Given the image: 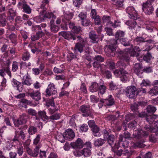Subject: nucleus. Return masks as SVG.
I'll list each match as a JSON object with an SVG mask.
<instances>
[{
    "label": "nucleus",
    "instance_id": "nucleus-1",
    "mask_svg": "<svg viewBox=\"0 0 158 158\" xmlns=\"http://www.w3.org/2000/svg\"><path fill=\"white\" fill-rule=\"evenodd\" d=\"M77 43L75 44L74 48L75 51H78L81 53L84 51L85 47V40L80 36H77Z\"/></svg>",
    "mask_w": 158,
    "mask_h": 158
},
{
    "label": "nucleus",
    "instance_id": "nucleus-2",
    "mask_svg": "<svg viewBox=\"0 0 158 158\" xmlns=\"http://www.w3.org/2000/svg\"><path fill=\"white\" fill-rule=\"evenodd\" d=\"M80 110L83 113V116L93 118V114L89 106L85 105L81 106L80 107Z\"/></svg>",
    "mask_w": 158,
    "mask_h": 158
},
{
    "label": "nucleus",
    "instance_id": "nucleus-3",
    "mask_svg": "<svg viewBox=\"0 0 158 158\" xmlns=\"http://www.w3.org/2000/svg\"><path fill=\"white\" fill-rule=\"evenodd\" d=\"M74 155L77 156H80L81 155H84L85 157H88L91 154V149L87 148H84L81 152L75 151L73 152Z\"/></svg>",
    "mask_w": 158,
    "mask_h": 158
},
{
    "label": "nucleus",
    "instance_id": "nucleus-4",
    "mask_svg": "<svg viewBox=\"0 0 158 158\" xmlns=\"http://www.w3.org/2000/svg\"><path fill=\"white\" fill-rule=\"evenodd\" d=\"M136 88L133 85L127 86L126 90V95L129 98H133L136 96Z\"/></svg>",
    "mask_w": 158,
    "mask_h": 158
},
{
    "label": "nucleus",
    "instance_id": "nucleus-5",
    "mask_svg": "<svg viewBox=\"0 0 158 158\" xmlns=\"http://www.w3.org/2000/svg\"><path fill=\"white\" fill-rule=\"evenodd\" d=\"M142 10L146 14H152L154 10V8L152 4L144 2L142 4Z\"/></svg>",
    "mask_w": 158,
    "mask_h": 158
},
{
    "label": "nucleus",
    "instance_id": "nucleus-6",
    "mask_svg": "<svg viewBox=\"0 0 158 158\" xmlns=\"http://www.w3.org/2000/svg\"><path fill=\"white\" fill-rule=\"evenodd\" d=\"M27 94L35 101H39L41 99V93L39 91L32 90L29 91Z\"/></svg>",
    "mask_w": 158,
    "mask_h": 158
},
{
    "label": "nucleus",
    "instance_id": "nucleus-7",
    "mask_svg": "<svg viewBox=\"0 0 158 158\" xmlns=\"http://www.w3.org/2000/svg\"><path fill=\"white\" fill-rule=\"evenodd\" d=\"M45 92L46 96L49 97L53 94H56L57 92V89L54 84L50 83L46 89Z\"/></svg>",
    "mask_w": 158,
    "mask_h": 158
},
{
    "label": "nucleus",
    "instance_id": "nucleus-8",
    "mask_svg": "<svg viewBox=\"0 0 158 158\" xmlns=\"http://www.w3.org/2000/svg\"><path fill=\"white\" fill-rule=\"evenodd\" d=\"M21 6H22L23 12L27 14H30L31 13V9L26 2L23 1L22 2H19L17 4L18 7L19 8Z\"/></svg>",
    "mask_w": 158,
    "mask_h": 158
},
{
    "label": "nucleus",
    "instance_id": "nucleus-9",
    "mask_svg": "<svg viewBox=\"0 0 158 158\" xmlns=\"http://www.w3.org/2000/svg\"><path fill=\"white\" fill-rule=\"evenodd\" d=\"M113 44H111L108 45H106L104 48V51L105 52L108 54L113 56L111 54V53L114 52L115 50V47L114 46L117 44V41L116 40H113Z\"/></svg>",
    "mask_w": 158,
    "mask_h": 158
},
{
    "label": "nucleus",
    "instance_id": "nucleus-10",
    "mask_svg": "<svg viewBox=\"0 0 158 158\" xmlns=\"http://www.w3.org/2000/svg\"><path fill=\"white\" fill-rule=\"evenodd\" d=\"M84 143L82 140L80 138H78L75 142H72L71 143V147L75 149H80L84 146Z\"/></svg>",
    "mask_w": 158,
    "mask_h": 158
},
{
    "label": "nucleus",
    "instance_id": "nucleus-11",
    "mask_svg": "<svg viewBox=\"0 0 158 158\" xmlns=\"http://www.w3.org/2000/svg\"><path fill=\"white\" fill-rule=\"evenodd\" d=\"M125 24L129 26L128 28L131 30H137L140 28V27L137 25L136 21L134 20H130L125 22Z\"/></svg>",
    "mask_w": 158,
    "mask_h": 158
},
{
    "label": "nucleus",
    "instance_id": "nucleus-12",
    "mask_svg": "<svg viewBox=\"0 0 158 158\" xmlns=\"http://www.w3.org/2000/svg\"><path fill=\"white\" fill-rule=\"evenodd\" d=\"M103 23H106V25L112 26L114 28L118 27L119 25L116 24V21H115L114 23H113L111 21L110 18L109 16H104L102 18Z\"/></svg>",
    "mask_w": 158,
    "mask_h": 158
},
{
    "label": "nucleus",
    "instance_id": "nucleus-13",
    "mask_svg": "<svg viewBox=\"0 0 158 158\" xmlns=\"http://www.w3.org/2000/svg\"><path fill=\"white\" fill-rule=\"evenodd\" d=\"M126 12L129 15L130 18L134 20L137 19L138 17L136 15H134L133 14L135 13V11L133 6H128L126 9Z\"/></svg>",
    "mask_w": 158,
    "mask_h": 158
},
{
    "label": "nucleus",
    "instance_id": "nucleus-14",
    "mask_svg": "<svg viewBox=\"0 0 158 158\" xmlns=\"http://www.w3.org/2000/svg\"><path fill=\"white\" fill-rule=\"evenodd\" d=\"M148 134V132L144 131L142 130H135L133 133L134 137L138 139L143 136H147Z\"/></svg>",
    "mask_w": 158,
    "mask_h": 158
},
{
    "label": "nucleus",
    "instance_id": "nucleus-15",
    "mask_svg": "<svg viewBox=\"0 0 158 158\" xmlns=\"http://www.w3.org/2000/svg\"><path fill=\"white\" fill-rule=\"evenodd\" d=\"M23 84L29 86L32 84V80L30 76L27 73L24 76L22 79Z\"/></svg>",
    "mask_w": 158,
    "mask_h": 158
},
{
    "label": "nucleus",
    "instance_id": "nucleus-16",
    "mask_svg": "<svg viewBox=\"0 0 158 158\" xmlns=\"http://www.w3.org/2000/svg\"><path fill=\"white\" fill-rule=\"evenodd\" d=\"M143 67L142 65L139 63H136L134 67V72L138 76L143 73Z\"/></svg>",
    "mask_w": 158,
    "mask_h": 158
},
{
    "label": "nucleus",
    "instance_id": "nucleus-17",
    "mask_svg": "<svg viewBox=\"0 0 158 158\" xmlns=\"http://www.w3.org/2000/svg\"><path fill=\"white\" fill-rule=\"evenodd\" d=\"M65 135L66 139L69 140H72L75 136L74 133L71 129H68L66 131Z\"/></svg>",
    "mask_w": 158,
    "mask_h": 158
},
{
    "label": "nucleus",
    "instance_id": "nucleus-18",
    "mask_svg": "<svg viewBox=\"0 0 158 158\" xmlns=\"http://www.w3.org/2000/svg\"><path fill=\"white\" fill-rule=\"evenodd\" d=\"M105 102V105L107 106H111L114 103V100L112 95H109L108 98L106 99H104Z\"/></svg>",
    "mask_w": 158,
    "mask_h": 158
},
{
    "label": "nucleus",
    "instance_id": "nucleus-19",
    "mask_svg": "<svg viewBox=\"0 0 158 158\" xmlns=\"http://www.w3.org/2000/svg\"><path fill=\"white\" fill-rule=\"evenodd\" d=\"M145 146V145L143 143V142L141 141L131 143V147L133 149H136L137 148H143Z\"/></svg>",
    "mask_w": 158,
    "mask_h": 158
},
{
    "label": "nucleus",
    "instance_id": "nucleus-20",
    "mask_svg": "<svg viewBox=\"0 0 158 158\" xmlns=\"http://www.w3.org/2000/svg\"><path fill=\"white\" fill-rule=\"evenodd\" d=\"M154 127H145L146 129L148 131H149L151 132H156L158 131V120L156 121L154 124Z\"/></svg>",
    "mask_w": 158,
    "mask_h": 158
},
{
    "label": "nucleus",
    "instance_id": "nucleus-21",
    "mask_svg": "<svg viewBox=\"0 0 158 158\" xmlns=\"http://www.w3.org/2000/svg\"><path fill=\"white\" fill-rule=\"evenodd\" d=\"M60 117V114L56 113L55 114H52L48 117V121H51L53 122L54 120H56L59 119Z\"/></svg>",
    "mask_w": 158,
    "mask_h": 158
},
{
    "label": "nucleus",
    "instance_id": "nucleus-22",
    "mask_svg": "<svg viewBox=\"0 0 158 158\" xmlns=\"http://www.w3.org/2000/svg\"><path fill=\"white\" fill-rule=\"evenodd\" d=\"M62 34L63 36L65 39L68 40L73 39V40H75L76 39V37L69 32H63Z\"/></svg>",
    "mask_w": 158,
    "mask_h": 158
},
{
    "label": "nucleus",
    "instance_id": "nucleus-23",
    "mask_svg": "<svg viewBox=\"0 0 158 158\" xmlns=\"http://www.w3.org/2000/svg\"><path fill=\"white\" fill-rule=\"evenodd\" d=\"M54 20L51 19L50 21V29L51 31L53 32H56L58 31L59 30V27L55 25L54 23Z\"/></svg>",
    "mask_w": 158,
    "mask_h": 158
},
{
    "label": "nucleus",
    "instance_id": "nucleus-24",
    "mask_svg": "<svg viewBox=\"0 0 158 158\" xmlns=\"http://www.w3.org/2000/svg\"><path fill=\"white\" fill-rule=\"evenodd\" d=\"M38 114L39 116L43 120H48L49 117L46 115V113L44 110L39 111L38 112Z\"/></svg>",
    "mask_w": 158,
    "mask_h": 158
},
{
    "label": "nucleus",
    "instance_id": "nucleus-25",
    "mask_svg": "<svg viewBox=\"0 0 158 158\" xmlns=\"http://www.w3.org/2000/svg\"><path fill=\"white\" fill-rule=\"evenodd\" d=\"M44 35L43 32L37 31L36 34L32 35L31 39L32 41H35L38 40L39 38L41 37Z\"/></svg>",
    "mask_w": 158,
    "mask_h": 158
},
{
    "label": "nucleus",
    "instance_id": "nucleus-26",
    "mask_svg": "<svg viewBox=\"0 0 158 158\" xmlns=\"http://www.w3.org/2000/svg\"><path fill=\"white\" fill-rule=\"evenodd\" d=\"M93 135L95 136L99 137L101 135L99 132V128L97 126H95L92 128Z\"/></svg>",
    "mask_w": 158,
    "mask_h": 158
},
{
    "label": "nucleus",
    "instance_id": "nucleus-27",
    "mask_svg": "<svg viewBox=\"0 0 158 158\" xmlns=\"http://www.w3.org/2000/svg\"><path fill=\"white\" fill-rule=\"evenodd\" d=\"M99 86L96 82H93L89 87V90L92 92H96L98 90Z\"/></svg>",
    "mask_w": 158,
    "mask_h": 158
},
{
    "label": "nucleus",
    "instance_id": "nucleus-28",
    "mask_svg": "<svg viewBox=\"0 0 158 158\" xmlns=\"http://www.w3.org/2000/svg\"><path fill=\"white\" fill-rule=\"evenodd\" d=\"M30 103V101L25 99H22L19 103V106L21 107L26 108L27 105Z\"/></svg>",
    "mask_w": 158,
    "mask_h": 158
},
{
    "label": "nucleus",
    "instance_id": "nucleus-29",
    "mask_svg": "<svg viewBox=\"0 0 158 158\" xmlns=\"http://www.w3.org/2000/svg\"><path fill=\"white\" fill-rule=\"evenodd\" d=\"M69 26L72 29V31L75 33L77 34L81 30V29L80 27L74 26L73 23H70Z\"/></svg>",
    "mask_w": 158,
    "mask_h": 158
},
{
    "label": "nucleus",
    "instance_id": "nucleus-30",
    "mask_svg": "<svg viewBox=\"0 0 158 158\" xmlns=\"http://www.w3.org/2000/svg\"><path fill=\"white\" fill-rule=\"evenodd\" d=\"M148 93L152 96L156 95L158 94V87L154 86L152 88Z\"/></svg>",
    "mask_w": 158,
    "mask_h": 158
},
{
    "label": "nucleus",
    "instance_id": "nucleus-31",
    "mask_svg": "<svg viewBox=\"0 0 158 158\" xmlns=\"http://www.w3.org/2000/svg\"><path fill=\"white\" fill-rule=\"evenodd\" d=\"M56 138L59 141L62 143L65 142V140L66 139L65 136H64V134L61 133L57 134L56 136Z\"/></svg>",
    "mask_w": 158,
    "mask_h": 158
},
{
    "label": "nucleus",
    "instance_id": "nucleus-32",
    "mask_svg": "<svg viewBox=\"0 0 158 158\" xmlns=\"http://www.w3.org/2000/svg\"><path fill=\"white\" fill-rule=\"evenodd\" d=\"M105 140L101 138L98 139L96 140L94 143L95 146L99 147L102 146L104 143H105Z\"/></svg>",
    "mask_w": 158,
    "mask_h": 158
},
{
    "label": "nucleus",
    "instance_id": "nucleus-33",
    "mask_svg": "<svg viewBox=\"0 0 158 158\" xmlns=\"http://www.w3.org/2000/svg\"><path fill=\"white\" fill-rule=\"evenodd\" d=\"M20 119L22 122L23 124H25L27 122V119L28 118V116L25 113L23 114L19 115V117Z\"/></svg>",
    "mask_w": 158,
    "mask_h": 158
},
{
    "label": "nucleus",
    "instance_id": "nucleus-34",
    "mask_svg": "<svg viewBox=\"0 0 158 158\" xmlns=\"http://www.w3.org/2000/svg\"><path fill=\"white\" fill-rule=\"evenodd\" d=\"M44 17V18L49 19L52 18V19L54 20L56 18V16L52 13L49 12L46 13Z\"/></svg>",
    "mask_w": 158,
    "mask_h": 158
},
{
    "label": "nucleus",
    "instance_id": "nucleus-35",
    "mask_svg": "<svg viewBox=\"0 0 158 158\" xmlns=\"http://www.w3.org/2000/svg\"><path fill=\"white\" fill-rule=\"evenodd\" d=\"M89 36L90 39L92 40L93 42L96 43L98 42V37L95 34L90 32Z\"/></svg>",
    "mask_w": 158,
    "mask_h": 158
},
{
    "label": "nucleus",
    "instance_id": "nucleus-36",
    "mask_svg": "<svg viewBox=\"0 0 158 158\" xmlns=\"http://www.w3.org/2000/svg\"><path fill=\"white\" fill-rule=\"evenodd\" d=\"M157 117H158V115L153 114L148 116L146 118V120L148 122H149L150 124H151L152 123L154 119Z\"/></svg>",
    "mask_w": 158,
    "mask_h": 158
},
{
    "label": "nucleus",
    "instance_id": "nucleus-37",
    "mask_svg": "<svg viewBox=\"0 0 158 158\" xmlns=\"http://www.w3.org/2000/svg\"><path fill=\"white\" fill-rule=\"evenodd\" d=\"M5 16L4 14L0 15V26H5L6 24V20Z\"/></svg>",
    "mask_w": 158,
    "mask_h": 158
},
{
    "label": "nucleus",
    "instance_id": "nucleus-38",
    "mask_svg": "<svg viewBox=\"0 0 158 158\" xmlns=\"http://www.w3.org/2000/svg\"><path fill=\"white\" fill-rule=\"evenodd\" d=\"M125 35V32L121 30L118 31L116 33L115 36L116 38H117L116 40L117 41V40H119L118 38L122 37L124 36Z\"/></svg>",
    "mask_w": 158,
    "mask_h": 158
},
{
    "label": "nucleus",
    "instance_id": "nucleus-39",
    "mask_svg": "<svg viewBox=\"0 0 158 158\" xmlns=\"http://www.w3.org/2000/svg\"><path fill=\"white\" fill-rule=\"evenodd\" d=\"M7 37L9 38L13 43H15L16 41L17 36L15 34L11 33Z\"/></svg>",
    "mask_w": 158,
    "mask_h": 158
},
{
    "label": "nucleus",
    "instance_id": "nucleus-40",
    "mask_svg": "<svg viewBox=\"0 0 158 158\" xmlns=\"http://www.w3.org/2000/svg\"><path fill=\"white\" fill-rule=\"evenodd\" d=\"M134 41L137 44H139L141 43L146 42V38L142 37L137 36L134 39Z\"/></svg>",
    "mask_w": 158,
    "mask_h": 158
},
{
    "label": "nucleus",
    "instance_id": "nucleus-41",
    "mask_svg": "<svg viewBox=\"0 0 158 158\" xmlns=\"http://www.w3.org/2000/svg\"><path fill=\"white\" fill-rule=\"evenodd\" d=\"M40 148V147L39 146H36L34 149V152H32L31 156L34 157H36L39 154V150Z\"/></svg>",
    "mask_w": 158,
    "mask_h": 158
},
{
    "label": "nucleus",
    "instance_id": "nucleus-42",
    "mask_svg": "<svg viewBox=\"0 0 158 158\" xmlns=\"http://www.w3.org/2000/svg\"><path fill=\"white\" fill-rule=\"evenodd\" d=\"M120 41L122 44L125 46H128L130 45L129 41L126 38H123L120 39Z\"/></svg>",
    "mask_w": 158,
    "mask_h": 158
},
{
    "label": "nucleus",
    "instance_id": "nucleus-43",
    "mask_svg": "<svg viewBox=\"0 0 158 158\" xmlns=\"http://www.w3.org/2000/svg\"><path fill=\"white\" fill-rule=\"evenodd\" d=\"M147 112L149 113H154L156 110V108L151 105L148 106L147 108Z\"/></svg>",
    "mask_w": 158,
    "mask_h": 158
},
{
    "label": "nucleus",
    "instance_id": "nucleus-44",
    "mask_svg": "<svg viewBox=\"0 0 158 158\" xmlns=\"http://www.w3.org/2000/svg\"><path fill=\"white\" fill-rule=\"evenodd\" d=\"M98 90H99V93L101 94H103L106 92V87L105 85H100L98 87Z\"/></svg>",
    "mask_w": 158,
    "mask_h": 158
},
{
    "label": "nucleus",
    "instance_id": "nucleus-45",
    "mask_svg": "<svg viewBox=\"0 0 158 158\" xmlns=\"http://www.w3.org/2000/svg\"><path fill=\"white\" fill-rule=\"evenodd\" d=\"M37 131V128L32 126H30L28 130V133L30 135H33L35 134Z\"/></svg>",
    "mask_w": 158,
    "mask_h": 158
},
{
    "label": "nucleus",
    "instance_id": "nucleus-46",
    "mask_svg": "<svg viewBox=\"0 0 158 158\" xmlns=\"http://www.w3.org/2000/svg\"><path fill=\"white\" fill-rule=\"evenodd\" d=\"M11 83L13 87H16L17 89H18L19 85L20 84V82L18 81L15 79L13 78L11 81Z\"/></svg>",
    "mask_w": 158,
    "mask_h": 158
},
{
    "label": "nucleus",
    "instance_id": "nucleus-47",
    "mask_svg": "<svg viewBox=\"0 0 158 158\" xmlns=\"http://www.w3.org/2000/svg\"><path fill=\"white\" fill-rule=\"evenodd\" d=\"M58 109L56 106H52L48 109V112L51 114H53L55 112L58 110Z\"/></svg>",
    "mask_w": 158,
    "mask_h": 158
},
{
    "label": "nucleus",
    "instance_id": "nucleus-48",
    "mask_svg": "<svg viewBox=\"0 0 158 158\" xmlns=\"http://www.w3.org/2000/svg\"><path fill=\"white\" fill-rule=\"evenodd\" d=\"M30 55L28 52H24L22 56V59L24 61H26L28 60L30 58Z\"/></svg>",
    "mask_w": 158,
    "mask_h": 158
},
{
    "label": "nucleus",
    "instance_id": "nucleus-49",
    "mask_svg": "<svg viewBox=\"0 0 158 158\" xmlns=\"http://www.w3.org/2000/svg\"><path fill=\"white\" fill-rule=\"evenodd\" d=\"M93 19H94V22L95 25H99L101 24L102 22L99 16H97Z\"/></svg>",
    "mask_w": 158,
    "mask_h": 158
},
{
    "label": "nucleus",
    "instance_id": "nucleus-50",
    "mask_svg": "<svg viewBox=\"0 0 158 158\" xmlns=\"http://www.w3.org/2000/svg\"><path fill=\"white\" fill-rule=\"evenodd\" d=\"M114 136L113 135H110V136L107 139L108 142L111 146H112L114 143Z\"/></svg>",
    "mask_w": 158,
    "mask_h": 158
},
{
    "label": "nucleus",
    "instance_id": "nucleus-51",
    "mask_svg": "<svg viewBox=\"0 0 158 158\" xmlns=\"http://www.w3.org/2000/svg\"><path fill=\"white\" fill-rule=\"evenodd\" d=\"M107 65L109 66V68L110 69H113L115 68L114 63L111 60H108L106 62Z\"/></svg>",
    "mask_w": 158,
    "mask_h": 158
},
{
    "label": "nucleus",
    "instance_id": "nucleus-52",
    "mask_svg": "<svg viewBox=\"0 0 158 158\" xmlns=\"http://www.w3.org/2000/svg\"><path fill=\"white\" fill-rule=\"evenodd\" d=\"M43 16H38L33 18L34 21L37 23H40L44 20Z\"/></svg>",
    "mask_w": 158,
    "mask_h": 158
},
{
    "label": "nucleus",
    "instance_id": "nucleus-53",
    "mask_svg": "<svg viewBox=\"0 0 158 158\" xmlns=\"http://www.w3.org/2000/svg\"><path fill=\"white\" fill-rule=\"evenodd\" d=\"M123 71H122L116 69L114 71V75L117 77H121L123 75Z\"/></svg>",
    "mask_w": 158,
    "mask_h": 158
},
{
    "label": "nucleus",
    "instance_id": "nucleus-54",
    "mask_svg": "<svg viewBox=\"0 0 158 158\" xmlns=\"http://www.w3.org/2000/svg\"><path fill=\"white\" fill-rule=\"evenodd\" d=\"M152 56L149 53H148L145 55L143 59L144 60L147 62H149L150 60L152 58Z\"/></svg>",
    "mask_w": 158,
    "mask_h": 158
},
{
    "label": "nucleus",
    "instance_id": "nucleus-55",
    "mask_svg": "<svg viewBox=\"0 0 158 158\" xmlns=\"http://www.w3.org/2000/svg\"><path fill=\"white\" fill-rule=\"evenodd\" d=\"M81 22L82 25L85 26H87L91 24L90 20L87 19L86 18L82 20Z\"/></svg>",
    "mask_w": 158,
    "mask_h": 158
},
{
    "label": "nucleus",
    "instance_id": "nucleus-56",
    "mask_svg": "<svg viewBox=\"0 0 158 158\" xmlns=\"http://www.w3.org/2000/svg\"><path fill=\"white\" fill-rule=\"evenodd\" d=\"M80 129L82 132H86L88 129V127L86 124H83L80 127Z\"/></svg>",
    "mask_w": 158,
    "mask_h": 158
},
{
    "label": "nucleus",
    "instance_id": "nucleus-57",
    "mask_svg": "<svg viewBox=\"0 0 158 158\" xmlns=\"http://www.w3.org/2000/svg\"><path fill=\"white\" fill-rule=\"evenodd\" d=\"M17 152L20 156H21L23 153V148L22 146H20L17 148Z\"/></svg>",
    "mask_w": 158,
    "mask_h": 158
},
{
    "label": "nucleus",
    "instance_id": "nucleus-58",
    "mask_svg": "<svg viewBox=\"0 0 158 158\" xmlns=\"http://www.w3.org/2000/svg\"><path fill=\"white\" fill-rule=\"evenodd\" d=\"M18 63L15 61H14L13 62V64L12 65V70L13 72H16L18 68Z\"/></svg>",
    "mask_w": 158,
    "mask_h": 158
},
{
    "label": "nucleus",
    "instance_id": "nucleus-59",
    "mask_svg": "<svg viewBox=\"0 0 158 158\" xmlns=\"http://www.w3.org/2000/svg\"><path fill=\"white\" fill-rule=\"evenodd\" d=\"M136 125V122L135 121H134L131 122L128 124V127L131 129H134L135 128Z\"/></svg>",
    "mask_w": 158,
    "mask_h": 158
},
{
    "label": "nucleus",
    "instance_id": "nucleus-60",
    "mask_svg": "<svg viewBox=\"0 0 158 158\" xmlns=\"http://www.w3.org/2000/svg\"><path fill=\"white\" fill-rule=\"evenodd\" d=\"M151 85L150 81L148 80H143L141 83V86H147L150 85Z\"/></svg>",
    "mask_w": 158,
    "mask_h": 158
},
{
    "label": "nucleus",
    "instance_id": "nucleus-61",
    "mask_svg": "<svg viewBox=\"0 0 158 158\" xmlns=\"http://www.w3.org/2000/svg\"><path fill=\"white\" fill-rule=\"evenodd\" d=\"M14 123L15 125L17 127H19L20 125L23 124L19 118L14 120Z\"/></svg>",
    "mask_w": 158,
    "mask_h": 158
},
{
    "label": "nucleus",
    "instance_id": "nucleus-62",
    "mask_svg": "<svg viewBox=\"0 0 158 158\" xmlns=\"http://www.w3.org/2000/svg\"><path fill=\"white\" fill-rule=\"evenodd\" d=\"M64 70V69L61 67L59 68L55 67L53 69V71L55 73H62Z\"/></svg>",
    "mask_w": 158,
    "mask_h": 158
},
{
    "label": "nucleus",
    "instance_id": "nucleus-63",
    "mask_svg": "<svg viewBox=\"0 0 158 158\" xmlns=\"http://www.w3.org/2000/svg\"><path fill=\"white\" fill-rule=\"evenodd\" d=\"M94 60L98 62H102L104 61V58L100 55H98L94 57Z\"/></svg>",
    "mask_w": 158,
    "mask_h": 158
},
{
    "label": "nucleus",
    "instance_id": "nucleus-64",
    "mask_svg": "<svg viewBox=\"0 0 158 158\" xmlns=\"http://www.w3.org/2000/svg\"><path fill=\"white\" fill-rule=\"evenodd\" d=\"M76 58V56L73 53H69L67 56V60L68 61H71L72 59Z\"/></svg>",
    "mask_w": 158,
    "mask_h": 158
}]
</instances>
